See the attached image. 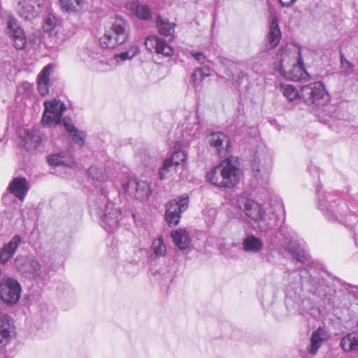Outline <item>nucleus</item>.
I'll return each instance as SVG.
<instances>
[{
    "label": "nucleus",
    "mask_w": 358,
    "mask_h": 358,
    "mask_svg": "<svg viewBox=\"0 0 358 358\" xmlns=\"http://www.w3.org/2000/svg\"><path fill=\"white\" fill-rule=\"evenodd\" d=\"M186 157L187 155L185 151L178 150L174 152L169 159L175 164V166H178L181 162L185 161Z\"/></svg>",
    "instance_id": "nucleus-38"
},
{
    "label": "nucleus",
    "mask_w": 358,
    "mask_h": 358,
    "mask_svg": "<svg viewBox=\"0 0 358 358\" xmlns=\"http://www.w3.org/2000/svg\"><path fill=\"white\" fill-rule=\"evenodd\" d=\"M281 38V32L279 28V20L277 17H273L267 35V48H275Z\"/></svg>",
    "instance_id": "nucleus-21"
},
{
    "label": "nucleus",
    "mask_w": 358,
    "mask_h": 358,
    "mask_svg": "<svg viewBox=\"0 0 358 358\" xmlns=\"http://www.w3.org/2000/svg\"><path fill=\"white\" fill-rule=\"evenodd\" d=\"M29 189L28 180L24 177L14 178L7 188L8 191L14 194L21 201H24Z\"/></svg>",
    "instance_id": "nucleus-15"
},
{
    "label": "nucleus",
    "mask_w": 358,
    "mask_h": 358,
    "mask_svg": "<svg viewBox=\"0 0 358 358\" xmlns=\"http://www.w3.org/2000/svg\"><path fill=\"white\" fill-rule=\"evenodd\" d=\"M340 347L345 352H358V330L345 335L340 342Z\"/></svg>",
    "instance_id": "nucleus-22"
},
{
    "label": "nucleus",
    "mask_w": 358,
    "mask_h": 358,
    "mask_svg": "<svg viewBox=\"0 0 358 358\" xmlns=\"http://www.w3.org/2000/svg\"><path fill=\"white\" fill-rule=\"evenodd\" d=\"M45 112L49 113H61L62 115L65 106L64 103H61L59 107V102L56 100L52 101H45L44 103Z\"/></svg>",
    "instance_id": "nucleus-35"
},
{
    "label": "nucleus",
    "mask_w": 358,
    "mask_h": 358,
    "mask_svg": "<svg viewBox=\"0 0 358 358\" xmlns=\"http://www.w3.org/2000/svg\"><path fill=\"white\" fill-rule=\"evenodd\" d=\"M189 204V197L185 194L178 198L169 201L165 206V218L169 227H175L180 222L181 213L185 212Z\"/></svg>",
    "instance_id": "nucleus-9"
},
{
    "label": "nucleus",
    "mask_w": 358,
    "mask_h": 358,
    "mask_svg": "<svg viewBox=\"0 0 358 358\" xmlns=\"http://www.w3.org/2000/svg\"><path fill=\"white\" fill-rule=\"evenodd\" d=\"M19 13L25 20H29L34 16V8L31 6H29L27 8L22 6L19 9Z\"/></svg>",
    "instance_id": "nucleus-41"
},
{
    "label": "nucleus",
    "mask_w": 358,
    "mask_h": 358,
    "mask_svg": "<svg viewBox=\"0 0 358 358\" xmlns=\"http://www.w3.org/2000/svg\"><path fill=\"white\" fill-rule=\"evenodd\" d=\"M30 1L34 3L37 5L38 7H41L43 5V0H29Z\"/></svg>",
    "instance_id": "nucleus-49"
},
{
    "label": "nucleus",
    "mask_w": 358,
    "mask_h": 358,
    "mask_svg": "<svg viewBox=\"0 0 358 358\" xmlns=\"http://www.w3.org/2000/svg\"><path fill=\"white\" fill-rule=\"evenodd\" d=\"M272 166V159L271 157L259 159L255 157L252 163V170L255 174V177L259 178L266 179L268 176L269 171Z\"/></svg>",
    "instance_id": "nucleus-18"
},
{
    "label": "nucleus",
    "mask_w": 358,
    "mask_h": 358,
    "mask_svg": "<svg viewBox=\"0 0 358 358\" xmlns=\"http://www.w3.org/2000/svg\"><path fill=\"white\" fill-rule=\"evenodd\" d=\"M70 134L72 136L73 139L76 144L80 146H82L84 144L85 134L83 131H78L76 129L70 133Z\"/></svg>",
    "instance_id": "nucleus-40"
},
{
    "label": "nucleus",
    "mask_w": 358,
    "mask_h": 358,
    "mask_svg": "<svg viewBox=\"0 0 358 358\" xmlns=\"http://www.w3.org/2000/svg\"><path fill=\"white\" fill-rule=\"evenodd\" d=\"M280 244L297 262L303 264L308 260V255L301 244L292 237H284Z\"/></svg>",
    "instance_id": "nucleus-13"
},
{
    "label": "nucleus",
    "mask_w": 358,
    "mask_h": 358,
    "mask_svg": "<svg viewBox=\"0 0 358 358\" xmlns=\"http://www.w3.org/2000/svg\"><path fill=\"white\" fill-rule=\"evenodd\" d=\"M128 34L127 22L122 17L115 16L110 20V25L100 38V45L103 48H115L126 41Z\"/></svg>",
    "instance_id": "nucleus-5"
},
{
    "label": "nucleus",
    "mask_w": 358,
    "mask_h": 358,
    "mask_svg": "<svg viewBox=\"0 0 358 358\" xmlns=\"http://www.w3.org/2000/svg\"><path fill=\"white\" fill-rule=\"evenodd\" d=\"M88 173L94 180L99 182L105 181L107 179V176L103 173L101 168L95 166H92L88 169Z\"/></svg>",
    "instance_id": "nucleus-36"
},
{
    "label": "nucleus",
    "mask_w": 358,
    "mask_h": 358,
    "mask_svg": "<svg viewBox=\"0 0 358 358\" xmlns=\"http://www.w3.org/2000/svg\"><path fill=\"white\" fill-rule=\"evenodd\" d=\"M15 268L26 278L43 282L51 271L50 266H41L34 257L20 255L14 261Z\"/></svg>",
    "instance_id": "nucleus-6"
},
{
    "label": "nucleus",
    "mask_w": 358,
    "mask_h": 358,
    "mask_svg": "<svg viewBox=\"0 0 358 358\" xmlns=\"http://www.w3.org/2000/svg\"><path fill=\"white\" fill-rule=\"evenodd\" d=\"M123 187L129 194L142 201L147 200L151 194L150 184L144 180H138L136 178L129 179L123 185Z\"/></svg>",
    "instance_id": "nucleus-11"
},
{
    "label": "nucleus",
    "mask_w": 358,
    "mask_h": 358,
    "mask_svg": "<svg viewBox=\"0 0 358 358\" xmlns=\"http://www.w3.org/2000/svg\"><path fill=\"white\" fill-rule=\"evenodd\" d=\"M97 50H99V48H96L94 50H91L89 52L90 57H91L94 60L100 59V54L97 51Z\"/></svg>",
    "instance_id": "nucleus-47"
},
{
    "label": "nucleus",
    "mask_w": 358,
    "mask_h": 358,
    "mask_svg": "<svg viewBox=\"0 0 358 358\" xmlns=\"http://www.w3.org/2000/svg\"><path fill=\"white\" fill-rule=\"evenodd\" d=\"M57 25V19L52 15H48L47 18L45 19V24L43 26V29L45 31L50 32Z\"/></svg>",
    "instance_id": "nucleus-39"
},
{
    "label": "nucleus",
    "mask_w": 358,
    "mask_h": 358,
    "mask_svg": "<svg viewBox=\"0 0 358 358\" xmlns=\"http://www.w3.org/2000/svg\"><path fill=\"white\" fill-rule=\"evenodd\" d=\"M64 127H65L66 130L70 134L72 131H73L76 128V127L72 124V121L70 118L68 117H64L62 120Z\"/></svg>",
    "instance_id": "nucleus-43"
},
{
    "label": "nucleus",
    "mask_w": 358,
    "mask_h": 358,
    "mask_svg": "<svg viewBox=\"0 0 358 358\" xmlns=\"http://www.w3.org/2000/svg\"><path fill=\"white\" fill-rule=\"evenodd\" d=\"M138 51V48L136 45H131L127 51L115 54L114 57L117 62H125L132 59L137 54Z\"/></svg>",
    "instance_id": "nucleus-30"
},
{
    "label": "nucleus",
    "mask_w": 358,
    "mask_h": 358,
    "mask_svg": "<svg viewBox=\"0 0 358 358\" xmlns=\"http://www.w3.org/2000/svg\"><path fill=\"white\" fill-rule=\"evenodd\" d=\"M327 338V334L324 329L319 327L317 330L314 331L311 335L308 352L312 355H315L320 348L322 343Z\"/></svg>",
    "instance_id": "nucleus-24"
},
{
    "label": "nucleus",
    "mask_w": 358,
    "mask_h": 358,
    "mask_svg": "<svg viewBox=\"0 0 358 358\" xmlns=\"http://www.w3.org/2000/svg\"><path fill=\"white\" fill-rule=\"evenodd\" d=\"M236 203L237 207L243 210L247 217L258 224L262 231H266L275 225V218L270 217L266 213L263 206L253 199L242 194L237 197Z\"/></svg>",
    "instance_id": "nucleus-4"
},
{
    "label": "nucleus",
    "mask_w": 358,
    "mask_h": 358,
    "mask_svg": "<svg viewBox=\"0 0 358 358\" xmlns=\"http://www.w3.org/2000/svg\"><path fill=\"white\" fill-rule=\"evenodd\" d=\"M22 287L15 279L9 276H3L0 283V298L7 305L16 304L20 297Z\"/></svg>",
    "instance_id": "nucleus-8"
},
{
    "label": "nucleus",
    "mask_w": 358,
    "mask_h": 358,
    "mask_svg": "<svg viewBox=\"0 0 358 358\" xmlns=\"http://www.w3.org/2000/svg\"><path fill=\"white\" fill-rule=\"evenodd\" d=\"M2 73V69H0V74Z\"/></svg>",
    "instance_id": "nucleus-54"
},
{
    "label": "nucleus",
    "mask_w": 358,
    "mask_h": 358,
    "mask_svg": "<svg viewBox=\"0 0 358 358\" xmlns=\"http://www.w3.org/2000/svg\"><path fill=\"white\" fill-rule=\"evenodd\" d=\"M243 250L247 252L256 253L263 248L262 241L254 235L246 236L243 241Z\"/></svg>",
    "instance_id": "nucleus-25"
},
{
    "label": "nucleus",
    "mask_w": 358,
    "mask_h": 358,
    "mask_svg": "<svg viewBox=\"0 0 358 358\" xmlns=\"http://www.w3.org/2000/svg\"><path fill=\"white\" fill-rule=\"evenodd\" d=\"M7 34L13 41L17 50H23L27 45V38L24 30L19 26L16 20L13 18L7 22Z\"/></svg>",
    "instance_id": "nucleus-12"
},
{
    "label": "nucleus",
    "mask_w": 358,
    "mask_h": 358,
    "mask_svg": "<svg viewBox=\"0 0 358 358\" xmlns=\"http://www.w3.org/2000/svg\"><path fill=\"white\" fill-rule=\"evenodd\" d=\"M132 13L139 19L149 20L152 18V13L150 8L138 1H133L130 3Z\"/></svg>",
    "instance_id": "nucleus-26"
},
{
    "label": "nucleus",
    "mask_w": 358,
    "mask_h": 358,
    "mask_svg": "<svg viewBox=\"0 0 358 358\" xmlns=\"http://www.w3.org/2000/svg\"><path fill=\"white\" fill-rule=\"evenodd\" d=\"M177 166H175V164L171 161V159L166 158L164 162L162 167L159 170V178L161 180H163L167 177L168 173H169L173 168H176Z\"/></svg>",
    "instance_id": "nucleus-37"
},
{
    "label": "nucleus",
    "mask_w": 358,
    "mask_h": 358,
    "mask_svg": "<svg viewBox=\"0 0 358 358\" xmlns=\"http://www.w3.org/2000/svg\"><path fill=\"white\" fill-rule=\"evenodd\" d=\"M291 275H293V277H298L299 278H300V275L297 271H292L291 273Z\"/></svg>",
    "instance_id": "nucleus-50"
},
{
    "label": "nucleus",
    "mask_w": 358,
    "mask_h": 358,
    "mask_svg": "<svg viewBox=\"0 0 358 358\" xmlns=\"http://www.w3.org/2000/svg\"><path fill=\"white\" fill-rule=\"evenodd\" d=\"M171 237L174 243L180 250L187 249L191 242L188 232L183 229H179L172 231Z\"/></svg>",
    "instance_id": "nucleus-23"
},
{
    "label": "nucleus",
    "mask_w": 358,
    "mask_h": 358,
    "mask_svg": "<svg viewBox=\"0 0 358 358\" xmlns=\"http://www.w3.org/2000/svg\"><path fill=\"white\" fill-rule=\"evenodd\" d=\"M62 115L61 113H49L43 112L41 122L45 127L57 125L62 122Z\"/></svg>",
    "instance_id": "nucleus-28"
},
{
    "label": "nucleus",
    "mask_w": 358,
    "mask_h": 358,
    "mask_svg": "<svg viewBox=\"0 0 358 358\" xmlns=\"http://www.w3.org/2000/svg\"><path fill=\"white\" fill-rule=\"evenodd\" d=\"M317 208L330 222L344 224V217L350 213L348 205L337 197L334 193L324 192L320 194L317 190Z\"/></svg>",
    "instance_id": "nucleus-3"
},
{
    "label": "nucleus",
    "mask_w": 358,
    "mask_h": 358,
    "mask_svg": "<svg viewBox=\"0 0 358 358\" xmlns=\"http://www.w3.org/2000/svg\"><path fill=\"white\" fill-rule=\"evenodd\" d=\"M280 90L283 96L291 102L301 98V92L292 85L280 84Z\"/></svg>",
    "instance_id": "nucleus-27"
},
{
    "label": "nucleus",
    "mask_w": 358,
    "mask_h": 358,
    "mask_svg": "<svg viewBox=\"0 0 358 358\" xmlns=\"http://www.w3.org/2000/svg\"><path fill=\"white\" fill-rule=\"evenodd\" d=\"M90 208L91 214L100 219V224L107 232L112 233L117 228L120 210L109 201L105 192L90 204Z\"/></svg>",
    "instance_id": "nucleus-2"
},
{
    "label": "nucleus",
    "mask_w": 358,
    "mask_h": 358,
    "mask_svg": "<svg viewBox=\"0 0 358 358\" xmlns=\"http://www.w3.org/2000/svg\"><path fill=\"white\" fill-rule=\"evenodd\" d=\"M275 71L278 73L280 75L287 77V71L285 70L283 64H282V60L281 59L275 66Z\"/></svg>",
    "instance_id": "nucleus-46"
},
{
    "label": "nucleus",
    "mask_w": 358,
    "mask_h": 358,
    "mask_svg": "<svg viewBox=\"0 0 358 358\" xmlns=\"http://www.w3.org/2000/svg\"><path fill=\"white\" fill-rule=\"evenodd\" d=\"M152 250L156 257H160L165 255L166 248L164 243L162 236H159L152 241Z\"/></svg>",
    "instance_id": "nucleus-31"
},
{
    "label": "nucleus",
    "mask_w": 358,
    "mask_h": 358,
    "mask_svg": "<svg viewBox=\"0 0 358 358\" xmlns=\"http://www.w3.org/2000/svg\"><path fill=\"white\" fill-rule=\"evenodd\" d=\"M241 175L237 160L230 156L208 171L206 178L216 187L232 188L239 182Z\"/></svg>",
    "instance_id": "nucleus-1"
},
{
    "label": "nucleus",
    "mask_w": 358,
    "mask_h": 358,
    "mask_svg": "<svg viewBox=\"0 0 358 358\" xmlns=\"http://www.w3.org/2000/svg\"><path fill=\"white\" fill-rule=\"evenodd\" d=\"M341 64L347 73H351L354 70V65L346 59L341 58Z\"/></svg>",
    "instance_id": "nucleus-45"
},
{
    "label": "nucleus",
    "mask_w": 358,
    "mask_h": 358,
    "mask_svg": "<svg viewBox=\"0 0 358 358\" xmlns=\"http://www.w3.org/2000/svg\"><path fill=\"white\" fill-rule=\"evenodd\" d=\"M156 24L159 34L164 36L166 41H171L174 38L175 23L169 22V20L162 19L159 16L156 20Z\"/></svg>",
    "instance_id": "nucleus-20"
},
{
    "label": "nucleus",
    "mask_w": 358,
    "mask_h": 358,
    "mask_svg": "<svg viewBox=\"0 0 358 358\" xmlns=\"http://www.w3.org/2000/svg\"><path fill=\"white\" fill-rule=\"evenodd\" d=\"M18 5H19V6H20V5H21V2H20V1H19V2H18Z\"/></svg>",
    "instance_id": "nucleus-53"
},
{
    "label": "nucleus",
    "mask_w": 358,
    "mask_h": 358,
    "mask_svg": "<svg viewBox=\"0 0 358 358\" xmlns=\"http://www.w3.org/2000/svg\"><path fill=\"white\" fill-rule=\"evenodd\" d=\"M296 0H279L282 7L291 6Z\"/></svg>",
    "instance_id": "nucleus-48"
},
{
    "label": "nucleus",
    "mask_w": 358,
    "mask_h": 358,
    "mask_svg": "<svg viewBox=\"0 0 358 358\" xmlns=\"http://www.w3.org/2000/svg\"><path fill=\"white\" fill-rule=\"evenodd\" d=\"M61 6L65 11L72 13L76 11L83 3V0H59Z\"/></svg>",
    "instance_id": "nucleus-33"
},
{
    "label": "nucleus",
    "mask_w": 358,
    "mask_h": 358,
    "mask_svg": "<svg viewBox=\"0 0 358 358\" xmlns=\"http://www.w3.org/2000/svg\"><path fill=\"white\" fill-rule=\"evenodd\" d=\"M145 45L147 49L164 57H170L173 54V49L165 41L157 36H150L146 38Z\"/></svg>",
    "instance_id": "nucleus-14"
},
{
    "label": "nucleus",
    "mask_w": 358,
    "mask_h": 358,
    "mask_svg": "<svg viewBox=\"0 0 358 358\" xmlns=\"http://www.w3.org/2000/svg\"><path fill=\"white\" fill-rule=\"evenodd\" d=\"M15 326L10 316L0 317V343L6 344L15 336Z\"/></svg>",
    "instance_id": "nucleus-16"
},
{
    "label": "nucleus",
    "mask_w": 358,
    "mask_h": 358,
    "mask_svg": "<svg viewBox=\"0 0 358 358\" xmlns=\"http://www.w3.org/2000/svg\"><path fill=\"white\" fill-rule=\"evenodd\" d=\"M24 85L26 86V87H27V88H28V87H29V88H32V85H31L30 83H25Z\"/></svg>",
    "instance_id": "nucleus-51"
},
{
    "label": "nucleus",
    "mask_w": 358,
    "mask_h": 358,
    "mask_svg": "<svg viewBox=\"0 0 358 358\" xmlns=\"http://www.w3.org/2000/svg\"><path fill=\"white\" fill-rule=\"evenodd\" d=\"M301 96L308 105L322 106L330 101V96L324 85L320 81L310 83L301 88Z\"/></svg>",
    "instance_id": "nucleus-7"
},
{
    "label": "nucleus",
    "mask_w": 358,
    "mask_h": 358,
    "mask_svg": "<svg viewBox=\"0 0 358 358\" xmlns=\"http://www.w3.org/2000/svg\"><path fill=\"white\" fill-rule=\"evenodd\" d=\"M24 138L27 143H31L35 148L38 147L42 141L41 132L36 129L26 130Z\"/></svg>",
    "instance_id": "nucleus-29"
},
{
    "label": "nucleus",
    "mask_w": 358,
    "mask_h": 358,
    "mask_svg": "<svg viewBox=\"0 0 358 358\" xmlns=\"http://www.w3.org/2000/svg\"><path fill=\"white\" fill-rule=\"evenodd\" d=\"M210 70L208 68L203 66L202 68L196 69L192 74V80L194 84H199L206 77L210 76Z\"/></svg>",
    "instance_id": "nucleus-34"
},
{
    "label": "nucleus",
    "mask_w": 358,
    "mask_h": 358,
    "mask_svg": "<svg viewBox=\"0 0 358 358\" xmlns=\"http://www.w3.org/2000/svg\"><path fill=\"white\" fill-rule=\"evenodd\" d=\"M303 71V69L301 68V66L293 64L289 78L292 80H297L302 76Z\"/></svg>",
    "instance_id": "nucleus-42"
},
{
    "label": "nucleus",
    "mask_w": 358,
    "mask_h": 358,
    "mask_svg": "<svg viewBox=\"0 0 358 358\" xmlns=\"http://www.w3.org/2000/svg\"><path fill=\"white\" fill-rule=\"evenodd\" d=\"M192 56L196 59L199 63L203 64L206 60V56L203 52H194L192 51L191 52Z\"/></svg>",
    "instance_id": "nucleus-44"
},
{
    "label": "nucleus",
    "mask_w": 358,
    "mask_h": 358,
    "mask_svg": "<svg viewBox=\"0 0 358 358\" xmlns=\"http://www.w3.org/2000/svg\"><path fill=\"white\" fill-rule=\"evenodd\" d=\"M206 139L210 148L220 157L227 156L231 148V141L227 135L220 131H215L208 135Z\"/></svg>",
    "instance_id": "nucleus-10"
},
{
    "label": "nucleus",
    "mask_w": 358,
    "mask_h": 358,
    "mask_svg": "<svg viewBox=\"0 0 358 358\" xmlns=\"http://www.w3.org/2000/svg\"><path fill=\"white\" fill-rule=\"evenodd\" d=\"M48 162L49 165L52 166H64L71 167V164H73V162L71 163H66L64 156L60 154H52L48 155Z\"/></svg>",
    "instance_id": "nucleus-32"
},
{
    "label": "nucleus",
    "mask_w": 358,
    "mask_h": 358,
    "mask_svg": "<svg viewBox=\"0 0 358 358\" xmlns=\"http://www.w3.org/2000/svg\"><path fill=\"white\" fill-rule=\"evenodd\" d=\"M21 238L18 235H15L12 239L3 245L0 250V262L6 264L15 253Z\"/></svg>",
    "instance_id": "nucleus-19"
},
{
    "label": "nucleus",
    "mask_w": 358,
    "mask_h": 358,
    "mask_svg": "<svg viewBox=\"0 0 358 358\" xmlns=\"http://www.w3.org/2000/svg\"><path fill=\"white\" fill-rule=\"evenodd\" d=\"M54 69L52 64H48L43 67L38 75V91L41 96H45L49 93L50 87V73Z\"/></svg>",
    "instance_id": "nucleus-17"
},
{
    "label": "nucleus",
    "mask_w": 358,
    "mask_h": 358,
    "mask_svg": "<svg viewBox=\"0 0 358 358\" xmlns=\"http://www.w3.org/2000/svg\"><path fill=\"white\" fill-rule=\"evenodd\" d=\"M355 243L358 245V242L357 240H355Z\"/></svg>",
    "instance_id": "nucleus-52"
}]
</instances>
